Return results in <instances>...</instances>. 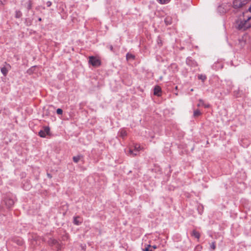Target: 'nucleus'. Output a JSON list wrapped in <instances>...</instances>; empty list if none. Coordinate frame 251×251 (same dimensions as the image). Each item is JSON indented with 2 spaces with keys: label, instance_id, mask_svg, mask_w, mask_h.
I'll use <instances>...</instances> for the list:
<instances>
[{
  "label": "nucleus",
  "instance_id": "nucleus-1",
  "mask_svg": "<svg viewBox=\"0 0 251 251\" xmlns=\"http://www.w3.org/2000/svg\"><path fill=\"white\" fill-rule=\"evenodd\" d=\"M247 14V11L243 12V15L240 16L236 21L234 25L236 29L245 31L251 27V16Z\"/></svg>",
  "mask_w": 251,
  "mask_h": 251
},
{
  "label": "nucleus",
  "instance_id": "nucleus-2",
  "mask_svg": "<svg viewBox=\"0 0 251 251\" xmlns=\"http://www.w3.org/2000/svg\"><path fill=\"white\" fill-rule=\"evenodd\" d=\"M250 0H234L233 7L234 8H241L247 4Z\"/></svg>",
  "mask_w": 251,
  "mask_h": 251
},
{
  "label": "nucleus",
  "instance_id": "nucleus-3",
  "mask_svg": "<svg viewBox=\"0 0 251 251\" xmlns=\"http://www.w3.org/2000/svg\"><path fill=\"white\" fill-rule=\"evenodd\" d=\"M89 63L94 67H97L100 66L101 61L98 58L91 56L89 57Z\"/></svg>",
  "mask_w": 251,
  "mask_h": 251
},
{
  "label": "nucleus",
  "instance_id": "nucleus-4",
  "mask_svg": "<svg viewBox=\"0 0 251 251\" xmlns=\"http://www.w3.org/2000/svg\"><path fill=\"white\" fill-rule=\"evenodd\" d=\"M50 134V128L49 126H44L43 130L39 132V135L41 137L44 138L47 135Z\"/></svg>",
  "mask_w": 251,
  "mask_h": 251
},
{
  "label": "nucleus",
  "instance_id": "nucleus-5",
  "mask_svg": "<svg viewBox=\"0 0 251 251\" xmlns=\"http://www.w3.org/2000/svg\"><path fill=\"white\" fill-rule=\"evenodd\" d=\"M245 44L246 41L244 39V38L242 37L238 39V40L235 43V46H236L237 49H241L245 46Z\"/></svg>",
  "mask_w": 251,
  "mask_h": 251
},
{
  "label": "nucleus",
  "instance_id": "nucleus-6",
  "mask_svg": "<svg viewBox=\"0 0 251 251\" xmlns=\"http://www.w3.org/2000/svg\"><path fill=\"white\" fill-rule=\"evenodd\" d=\"M186 64L191 67H196L197 66V62L193 60L191 57H188L186 60Z\"/></svg>",
  "mask_w": 251,
  "mask_h": 251
},
{
  "label": "nucleus",
  "instance_id": "nucleus-7",
  "mask_svg": "<svg viewBox=\"0 0 251 251\" xmlns=\"http://www.w3.org/2000/svg\"><path fill=\"white\" fill-rule=\"evenodd\" d=\"M5 204L8 208L11 207L12 206L14 205V201L10 198H6L4 200Z\"/></svg>",
  "mask_w": 251,
  "mask_h": 251
},
{
  "label": "nucleus",
  "instance_id": "nucleus-8",
  "mask_svg": "<svg viewBox=\"0 0 251 251\" xmlns=\"http://www.w3.org/2000/svg\"><path fill=\"white\" fill-rule=\"evenodd\" d=\"M154 95L157 96H161V88L160 86L156 85L154 88Z\"/></svg>",
  "mask_w": 251,
  "mask_h": 251
},
{
  "label": "nucleus",
  "instance_id": "nucleus-9",
  "mask_svg": "<svg viewBox=\"0 0 251 251\" xmlns=\"http://www.w3.org/2000/svg\"><path fill=\"white\" fill-rule=\"evenodd\" d=\"M13 241L19 246L23 245L24 243L23 240L21 238H15Z\"/></svg>",
  "mask_w": 251,
  "mask_h": 251
},
{
  "label": "nucleus",
  "instance_id": "nucleus-10",
  "mask_svg": "<svg viewBox=\"0 0 251 251\" xmlns=\"http://www.w3.org/2000/svg\"><path fill=\"white\" fill-rule=\"evenodd\" d=\"M83 157V156L81 155H78L75 156H74L73 158V161L75 163H77L80 160L81 158Z\"/></svg>",
  "mask_w": 251,
  "mask_h": 251
},
{
  "label": "nucleus",
  "instance_id": "nucleus-11",
  "mask_svg": "<svg viewBox=\"0 0 251 251\" xmlns=\"http://www.w3.org/2000/svg\"><path fill=\"white\" fill-rule=\"evenodd\" d=\"M192 235L195 237L197 239H199L200 237V234L199 232L195 230H193L192 233Z\"/></svg>",
  "mask_w": 251,
  "mask_h": 251
},
{
  "label": "nucleus",
  "instance_id": "nucleus-12",
  "mask_svg": "<svg viewBox=\"0 0 251 251\" xmlns=\"http://www.w3.org/2000/svg\"><path fill=\"white\" fill-rule=\"evenodd\" d=\"M1 72L4 76H6L8 73V70L7 68L3 67L1 68Z\"/></svg>",
  "mask_w": 251,
  "mask_h": 251
},
{
  "label": "nucleus",
  "instance_id": "nucleus-13",
  "mask_svg": "<svg viewBox=\"0 0 251 251\" xmlns=\"http://www.w3.org/2000/svg\"><path fill=\"white\" fill-rule=\"evenodd\" d=\"M79 218V217H74L73 223L75 225L78 226L82 223V222H79L78 220H77V219Z\"/></svg>",
  "mask_w": 251,
  "mask_h": 251
},
{
  "label": "nucleus",
  "instance_id": "nucleus-14",
  "mask_svg": "<svg viewBox=\"0 0 251 251\" xmlns=\"http://www.w3.org/2000/svg\"><path fill=\"white\" fill-rule=\"evenodd\" d=\"M120 136L122 137L123 138H124L126 135L127 133L126 131L124 129H122L120 131Z\"/></svg>",
  "mask_w": 251,
  "mask_h": 251
},
{
  "label": "nucleus",
  "instance_id": "nucleus-15",
  "mask_svg": "<svg viewBox=\"0 0 251 251\" xmlns=\"http://www.w3.org/2000/svg\"><path fill=\"white\" fill-rule=\"evenodd\" d=\"M157 1L161 4H166L168 3L171 0H156Z\"/></svg>",
  "mask_w": 251,
  "mask_h": 251
},
{
  "label": "nucleus",
  "instance_id": "nucleus-16",
  "mask_svg": "<svg viewBox=\"0 0 251 251\" xmlns=\"http://www.w3.org/2000/svg\"><path fill=\"white\" fill-rule=\"evenodd\" d=\"M32 6V2L31 0H28L27 2V9L28 10L31 9Z\"/></svg>",
  "mask_w": 251,
  "mask_h": 251
},
{
  "label": "nucleus",
  "instance_id": "nucleus-17",
  "mask_svg": "<svg viewBox=\"0 0 251 251\" xmlns=\"http://www.w3.org/2000/svg\"><path fill=\"white\" fill-rule=\"evenodd\" d=\"M15 13V17L16 18H20L22 17V13L20 11L17 10Z\"/></svg>",
  "mask_w": 251,
  "mask_h": 251
},
{
  "label": "nucleus",
  "instance_id": "nucleus-18",
  "mask_svg": "<svg viewBox=\"0 0 251 251\" xmlns=\"http://www.w3.org/2000/svg\"><path fill=\"white\" fill-rule=\"evenodd\" d=\"M198 78L200 80H201L203 82L206 79V76L205 75H198Z\"/></svg>",
  "mask_w": 251,
  "mask_h": 251
},
{
  "label": "nucleus",
  "instance_id": "nucleus-19",
  "mask_svg": "<svg viewBox=\"0 0 251 251\" xmlns=\"http://www.w3.org/2000/svg\"><path fill=\"white\" fill-rule=\"evenodd\" d=\"M201 112L199 110H196L194 111V117H198L199 116L201 115Z\"/></svg>",
  "mask_w": 251,
  "mask_h": 251
},
{
  "label": "nucleus",
  "instance_id": "nucleus-20",
  "mask_svg": "<svg viewBox=\"0 0 251 251\" xmlns=\"http://www.w3.org/2000/svg\"><path fill=\"white\" fill-rule=\"evenodd\" d=\"M126 59L128 60V59H134L135 58V56L134 55H132V54H130L129 53H127L126 54Z\"/></svg>",
  "mask_w": 251,
  "mask_h": 251
},
{
  "label": "nucleus",
  "instance_id": "nucleus-21",
  "mask_svg": "<svg viewBox=\"0 0 251 251\" xmlns=\"http://www.w3.org/2000/svg\"><path fill=\"white\" fill-rule=\"evenodd\" d=\"M204 103L203 100L201 99H200V100H199V102L197 104V106L198 107L203 106Z\"/></svg>",
  "mask_w": 251,
  "mask_h": 251
},
{
  "label": "nucleus",
  "instance_id": "nucleus-22",
  "mask_svg": "<svg viewBox=\"0 0 251 251\" xmlns=\"http://www.w3.org/2000/svg\"><path fill=\"white\" fill-rule=\"evenodd\" d=\"M134 151L135 152H138L140 150V146L139 145L136 144L134 146Z\"/></svg>",
  "mask_w": 251,
  "mask_h": 251
},
{
  "label": "nucleus",
  "instance_id": "nucleus-23",
  "mask_svg": "<svg viewBox=\"0 0 251 251\" xmlns=\"http://www.w3.org/2000/svg\"><path fill=\"white\" fill-rule=\"evenodd\" d=\"M157 44L159 45V46H161L162 45V42L161 38L158 36L157 39Z\"/></svg>",
  "mask_w": 251,
  "mask_h": 251
},
{
  "label": "nucleus",
  "instance_id": "nucleus-24",
  "mask_svg": "<svg viewBox=\"0 0 251 251\" xmlns=\"http://www.w3.org/2000/svg\"><path fill=\"white\" fill-rule=\"evenodd\" d=\"M164 21H165V23H166V25H170L171 24V22L170 21V19L169 18H166L165 19Z\"/></svg>",
  "mask_w": 251,
  "mask_h": 251
},
{
  "label": "nucleus",
  "instance_id": "nucleus-25",
  "mask_svg": "<svg viewBox=\"0 0 251 251\" xmlns=\"http://www.w3.org/2000/svg\"><path fill=\"white\" fill-rule=\"evenodd\" d=\"M210 248L213 250H214L216 249V245H215V242H213L211 244Z\"/></svg>",
  "mask_w": 251,
  "mask_h": 251
},
{
  "label": "nucleus",
  "instance_id": "nucleus-26",
  "mask_svg": "<svg viewBox=\"0 0 251 251\" xmlns=\"http://www.w3.org/2000/svg\"><path fill=\"white\" fill-rule=\"evenodd\" d=\"M56 113L58 115H61L63 113V110L61 108H58L56 110Z\"/></svg>",
  "mask_w": 251,
  "mask_h": 251
},
{
  "label": "nucleus",
  "instance_id": "nucleus-27",
  "mask_svg": "<svg viewBox=\"0 0 251 251\" xmlns=\"http://www.w3.org/2000/svg\"><path fill=\"white\" fill-rule=\"evenodd\" d=\"M137 152H135L134 151L132 150H129V153L131 154H132L133 156H136L137 155Z\"/></svg>",
  "mask_w": 251,
  "mask_h": 251
},
{
  "label": "nucleus",
  "instance_id": "nucleus-28",
  "mask_svg": "<svg viewBox=\"0 0 251 251\" xmlns=\"http://www.w3.org/2000/svg\"><path fill=\"white\" fill-rule=\"evenodd\" d=\"M151 247V246L150 245H148L147 247L143 249V251H149V248Z\"/></svg>",
  "mask_w": 251,
  "mask_h": 251
},
{
  "label": "nucleus",
  "instance_id": "nucleus-29",
  "mask_svg": "<svg viewBox=\"0 0 251 251\" xmlns=\"http://www.w3.org/2000/svg\"><path fill=\"white\" fill-rule=\"evenodd\" d=\"M46 4L47 7H49L51 5L52 2L50 1H48L46 3Z\"/></svg>",
  "mask_w": 251,
  "mask_h": 251
},
{
  "label": "nucleus",
  "instance_id": "nucleus-30",
  "mask_svg": "<svg viewBox=\"0 0 251 251\" xmlns=\"http://www.w3.org/2000/svg\"><path fill=\"white\" fill-rule=\"evenodd\" d=\"M109 49L111 51H113V47L112 46V45H110L109 46Z\"/></svg>",
  "mask_w": 251,
  "mask_h": 251
},
{
  "label": "nucleus",
  "instance_id": "nucleus-31",
  "mask_svg": "<svg viewBox=\"0 0 251 251\" xmlns=\"http://www.w3.org/2000/svg\"><path fill=\"white\" fill-rule=\"evenodd\" d=\"M210 106V105L209 104H205L204 103L203 107L205 108H208Z\"/></svg>",
  "mask_w": 251,
  "mask_h": 251
},
{
  "label": "nucleus",
  "instance_id": "nucleus-32",
  "mask_svg": "<svg viewBox=\"0 0 251 251\" xmlns=\"http://www.w3.org/2000/svg\"><path fill=\"white\" fill-rule=\"evenodd\" d=\"M248 11L249 12H251V6H250V7L248 9Z\"/></svg>",
  "mask_w": 251,
  "mask_h": 251
},
{
  "label": "nucleus",
  "instance_id": "nucleus-33",
  "mask_svg": "<svg viewBox=\"0 0 251 251\" xmlns=\"http://www.w3.org/2000/svg\"><path fill=\"white\" fill-rule=\"evenodd\" d=\"M152 247L154 249H156V248H157V247H156V246H155V245L152 246Z\"/></svg>",
  "mask_w": 251,
  "mask_h": 251
},
{
  "label": "nucleus",
  "instance_id": "nucleus-34",
  "mask_svg": "<svg viewBox=\"0 0 251 251\" xmlns=\"http://www.w3.org/2000/svg\"><path fill=\"white\" fill-rule=\"evenodd\" d=\"M47 175H48V177H49L50 178L51 177V176L50 174H48Z\"/></svg>",
  "mask_w": 251,
  "mask_h": 251
},
{
  "label": "nucleus",
  "instance_id": "nucleus-35",
  "mask_svg": "<svg viewBox=\"0 0 251 251\" xmlns=\"http://www.w3.org/2000/svg\"><path fill=\"white\" fill-rule=\"evenodd\" d=\"M38 21H42V19H41V18H39L38 19Z\"/></svg>",
  "mask_w": 251,
  "mask_h": 251
},
{
  "label": "nucleus",
  "instance_id": "nucleus-36",
  "mask_svg": "<svg viewBox=\"0 0 251 251\" xmlns=\"http://www.w3.org/2000/svg\"><path fill=\"white\" fill-rule=\"evenodd\" d=\"M7 66H8L9 68H10V67H11V66H10V65L9 64H7Z\"/></svg>",
  "mask_w": 251,
  "mask_h": 251
},
{
  "label": "nucleus",
  "instance_id": "nucleus-37",
  "mask_svg": "<svg viewBox=\"0 0 251 251\" xmlns=\"http://www.w3.org/2000/svg\"><path fill=\"white\" fill-rule=\"evenodd\" d=\"M149 251H153L152 250H150Z\"/></svg>",
  "mask_w": 251,
  "mask_h": 251
}]
</instances>
